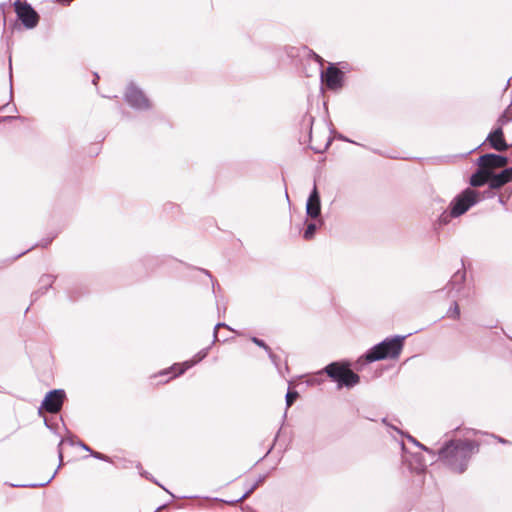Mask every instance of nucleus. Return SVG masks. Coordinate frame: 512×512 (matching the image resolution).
Instances as JSON below:
<instances>
[{
  "mask_svg": "<svg viewBox=\"0 0 512 512\" xmlns=\"http://www.w3.org/2000/svg\"><path fill=\"white\" fill-rule=\"evenodd\" d=\"M321 76L325 79L326 85L330 89H337L342 86L343 73L334 66L328 67L326 73H322Z\"/></svg>",
  "mask_w": 512,
  "mask_h": 512,
  "instance_id": "nucleus-10",
  "label": "nucleus"
},
{
  "mask_svg": "<svg viewBox=\"0 0 512 512\" xmlns=\"http://www.w3.org/2000/svg\"><path fill=\"white\" fill-rule=\"evenodd\" d=\"M82 447H83L85 450L90 451V448H89L87 445L83 444V445H82Z\"/></svg>",
  "mask_w": 512,
  "mask_h": 512,
  "instance_id": "nucleus-29",
  "label": "nucleus"
},
{
  "mask_svg": "<svg viewBox=\"0 0 512 512\" xmlns=\"http://www.w3.org/2000/svg\"><path fill=\"white\" fill-rule=\"evenodd\" d=\"M251 341L253 343H255L257 346L263 348L269 355V358L274 362L276 363V355L271 351L270 347L261 339L257 338V337H252L251 338Z\"/></svg>",
  "mask_w": 512,
  "mask_h": 512,
  "instance_id": "nucleus-15",
  "label": "nucleus"
},
{
  "mask_svg": "<svg viewBox=\"0 0 512 512\" xmlns=\"http://www.w3.org/2000/svg\"><path fill=\"white\" fill-rule=\"evenodd\" d=\"M315 231H316V224L309 223L304 231V234H303L304 239H306V240L312 239Z\"/></svg>",
  "mask_w": 512,
  "mask_h": 512,
  "instance_id": "nucleus-17",
  "label": "nucleus"
},
{
  "mask_svg": "<svg viewBox=\"0 0 512 512\" xmlns=\"http://www.w3.org/2000/svg\"><path fill=\"white\" fill-rule=\"evenodd\" d=\"M263 481L264 477H259V479L251 485V487L237 500V502L248 497Z\"/></svg>",
  "mask_w": 512,
  "mask_h": 512,
  "instance_id": "nucleus-16",
  "label": "nucleus"
},
{
  "mask_svg": "<svg viewBox=\"0 0 512 512\" xmlns=\"http://www.w3.org/2000/svg\"><path fill=\"white\" fill-rule=\"evenodd\" d=\"M207 356V349H204L202 351H200L196 356H195V359L191 362H185L184 363V367L182 369L179 370L178 373H175L174 376H177V375H180L182 374L186 369L190 368L191 366H193L194 364H196L197 362L201 361L203 358H205Z\"/></svg>",
  "mask_w": 512,
  "mask_h": 512,
  "instance_id": "nucleus-14",
  "label": "nucleus"
},
{
  "mask_svg": "<svg viewBox=\"0 0 512 512\" xmlns=\"http://www.w3.org/2000/svg\"><path fill=\"white\" fill-rule=\"evenodd\" d=\"M64 397L65 393L63 390H52L45 396L41 407L49 413H57L62 407Z\"/></svg>",
  "mask_w": 512,
  "mask_h": 512,
  "instance_id": "nucleus-6",
  "label": "nucleus"
},
{
  "mask_svg": "<svg viewBox=\"0 0 512 512\" xmlns=\"http://www.w3.org/2000/svg\"><path fill=\"white\" fill-rule=\"evenodd\" d=\"M447 316L449 318H453V319L459 318L460 310H459V306L456 302H454V305L452 307H450L449 310L447 311Z\"/></svg>",
  "mask_w": 512,
  "mask_h": 512,
  "instance_id": "nucleus-18",
  "label": "nucleus"
},
{
  "mask_svg": "<svg viewBox=\"0 0 512 512\" xmlns=\"http://www.w3.org/2000/svg\"><path fill=\"white\" fill-rule=\"evenodd\" d=\"M220 327H227L228 326L224 323H217L214 327V339L216 340L217 339V330L220 328Z\"/></svg>",
  "mask_w": 512,
  "mask_h": 512,
  "instance_id": "nucleus-25",
  "label": "nucleus"
},
{
  "mask_svg": "<svg viewBox=\"0 0 512 512\" xmlns=\"http://www.w3.org/2000/svg\"><path fill=\"white\" fill-rule=\"evenodd\" d=\"M14 10L18 19L27 29L37 26L39 15L26 0H15Z\"/></svg>",
  "mask_w": 512,
  "mask_h": 512,
  "instance_id": "nucleus-5",
  "label": "nucleus"
},
{
  "mask_svg": "<svg viewBox=\"0 0 512 512\" xmlns=\"http://www.w3.org/2000/svg\"><path fill=\"white\" fill-rule=\"evenodd\" d=\"M486 141L491 148L499 152L505 151L509 147L504 139L503 129L501 127H497L494 131L490 132Z\"/></svg>",
  "mask_w": 512,
  "mask_h": 512,
  "instance_id": "nucleus-9",
  "label": "nucleus"
},
{
  "mask_svg": "<svg viewBox=\"0 0 512 512\" xmlns=\"http://www.w3.org/2000/svg\"><path fill=\"white\" fill-rule=\"evenodd\" d=\"M479 167L492 172L493 169L503 168L508 163V158L497 154H485L478 158Z\"/></svg>",
  "mask_w": 512,
  "mask_h": 512,
  "instance_id": "nucleus-8",
  "label": "nucleus"
},
{
  "mask_svg": "<svg viewBox=\"0 0 512 512\" xmlns=\"http://www.w3.org/2000/svg\"><path fill=\"white\" fill-rule=\"evenodd\" d=\"M92 456L97 458V459L104 460V461H108L109 460V458L106 455L101 454L99 452H92Z\"/></svg>",
  "mask_w": 512,
  "mask_h": 512,
  "instance_id": "nucleus-23",
  "label": "nucleus"
},
{
  "mask_svg": "<svg viewBox=\"0 0 512 512\" xmlns=\"http://www.w3.org/2000/svg\"><path fill=\"white\" fill-rule=\"evenodd\" d=\"M478 201V192L470 188H467L461 194L454 198L450 205V213H443L440 218L441 221L447 222L449 217H458L464 214L470 207L475 205Z\"/></svg>",
  "mask_w": 512,
  "mask_h": 512,
  "instance_id": "nucleus-3",
  "label": "nucleus"
},
{
  "mask_svg": "<svg viewBox=\"0 0 512 512\" xmlns=\"http://www.w3.org/2000/svg\"><path fill=\"white\" fill-rule=\"evenodd\" d=\"M9 78H10V79L12 78V74H11V73H10V75H9Z\"/></svg>",
  "mask_w": 512,
  "mask_h": 512,
  "instance_id": "nucleus-31",
  "label": "nucleus"
},
{
  "mask_svg": "<svg viewBox=\"0 0 512 512\" xmlns=\"http://www.w3.org/2000/svg\"><path fill=\"white\" fill-rule=\"evenodd\" d=\"M321 212V206H320V196L317 191L316 185H314V188L307 200L306 203V213L311 218H317L320 215Z\"/></svg>",
  "mask_w": 512,
  "mask_h": 512,
  "instance_id": "nucleus-11",
  "label": "nucleus"
},
{
  "mask_svg": "<svg viewBox=\"0 0 512 512\" xmlns=\"http://www.w3.org/2000/svg\"><path fill=\"white\" fill-rule=\"evenodd\" d=\"M57 471L54 472V474L45 482V483H41L39 484V486H44L46 484H48L49 482H51V480L54 478L55 474H56Z\"/></svg>",
  "mask_w": 512,
  "mask_h": 512,
  "instance_id": "nucleus-27",
  "label": "nucleus"
},
{
  "mask_svg": "<svg viewBox=\"0 0 512 512\" xmlns=\"http://www.w3.org/2000/svg\"><path fill=\"white\" fill-rule=\"evenodd\" d=\"M53 282V277L50 275H45L41 278V283L45 286L47 289L49 286H51Z\"/></svg>",
  "mask_w": 512,
  "mask_h": 512,
  "instance_id": "nucleus-20",
  "label": "nucleus"
},
{
  "mask_svg": "<svg viewBox=\"0 0 512 512\" xmlns=\"http://www.w3.org/2000/svg\"><path fill=\"white\" fill-rule=\"evenodd\" d=\"M511 181H512V167L504 169L499 174H493L491 172V176L489 179V186L491 189H499Z\"/></svg>",
  "mask_w": 512,
  "mask_h": 512,
  "instance_id": "nucleus-12",
  "label": "nucleus"
},
{
  "mask_svg": "<svg viewBox=\"0 0 512 512\" xmlns=\"http://www.w3.org/2000/svg\"><path fill=\"white\" fill-rule=\"evenodd\" d=\"M297 397H298L297 391H288L285 396L287 407H290L293 404V402L297 399Z\"/></svg>",
  "mask_w": 512,
  "mask_h": 512,
  "instance_id": "nucleus-19",
  "label": "nucleus"
},
{
  "mask_svg": "<svg viewBox=\"0 0 512 512\" xmlns=\"http://www.w3.org/2000/svg\"><path fill=\"white\" fill-rule=\"evenodd\" d=\"M125 100L130 106L136 109H145L149 107L148 99L142 91L134 85L128 86L125 94Z\"/></svg>",
  "mask_w": 512,
  "mask_h": 512,
  "instance_id": "nucleus-7",
  "label": "nucleus"
},
{
  "mask_svg": "<svg viewBox=\"0 0 512 512\" xmlns=\"http://www.w3.org/2000/svg\"><path fill=\"white\" fill-rule=\"evenodd\" d=\"M408 439L413 442L414 444H416L418 447H420L421 449L425 450V451H429L427 447H425L424 445H422L421 443H419L416 439H414L413 437L409 436Z\"/></svg>",
  "mask_w": 512,
  "mask_h": 512,
  "instance_id": "nucleus-24",
  "label": "nucleus"
},
{
  "mask_svg": "<svg viewBox=\"0 0 512 512\" xmlns=\"http://www.w3.org/2000/svg\"><path fill=\"white\" fill-rule=\"evenodd\" d=\"M325 372L338 383L339 387L346 386L350 388L357 385L360 381L359 376L351 369L336 362L326 366Z\"/></svg>",
  "mask_w": 512,
  "mask_h": 512,
  "instance_id": "nucleus-4",
  "label": "nucleus"
},
{
  "mask_svg": "<svg viewBox=\"0 0 512 512\" xmlns=\"http://www.w3.org/2000/svg\"><path fill=\"white\" fill-rule=\"evenodd\" d=\"M62 444H63V440H61L58 445V457H59L60 462H62V460H63V453H62V449H61Z\"/></svg>",
  "mask_w": 512,
  "mask_h": 512,
  "instance_id": "nucleus-26",
  "label": "nucleus"
},
{
  "mask_svg": "<svg viewBox=\"0 0 512 512\" xmlns=\"http://www.w3.org/2000/svg\"><path fill=\"white\" fill-rule=\"evenodd\" d=\"M313 56H314V58H315V59H316L320 64H322V59L320 58V56H319V55H317V54L313 53Z\"/></svg>",
  "mask_w": 512,
  "mask_h": 512,
  "instance_id": "nucleus-28",
  "label": "nucleus"
},
{
  "mask_svg": "<svg viewBox=\"0 0 512 512\" xmlns=\"http://www.w3.org/2000/svg\"><path fill=\"white\" fill-rule=\"evenodd\" d=\"M490 176V171H486L484 168L479 167V169L474 174H472L470 178V184L473 187H480L489 182Z\"/></svg>",
  "mask_w": 512,
  "mask_h": 512,
  "instance_id": "nucleus-13",
  "label": "nucleus"
},
{
  "mask_svg": "<svg viewBox=\"0 0 512 512\" xmlns=\"http://www.w3.org/2000/svg\"><path fill=\"white\" fill-rule=\"evenodd\" d=\"M509 118L505 115V114H502L499 119H498V124L499 126L498 127H503V125H505L507 122H508Z\"/></svg>",
  "mask_w": 512,
  "mask_h": 512,
  "instance_id": "nucleus-22",
  "label": "nucleus"
},
{
  "mask_svg": "<svg viewBox=\"0 0 512 512\" xmlns=\"http://www.w3.org/2000/svg\"><path fill=\"white\" fill-rule=\"evenodd\" d=\"M404 339V336L386 338L367 352V361L374 362L385 358H397L402 351Z\"/></svg>",
  "mask_w": 512,
  "mask_h": 512,
  "instance_id": "nucleus-2",
  "label": "nucleus"
},
{
  "mask_svg": "<svg viewBox=\"0 0 512 512\" xmlns=\"http://www.w3.org/2000/svg\"><path fill=\"white\" fill-rule=\"evenodd\" d=\"M464 277H465L464 273L457 272L452 277V280L450 283L453 284L455 282H462L464 280Z\"/></svg>",
  "mask_w": 512,
  "mask_h": 512,
  "instance_id": "nucleus-21",
  "label": "nucleus"
},
{
  "mask_svg": "<svg viewBox=\"0 0 512 512\" xmlns=\"http://www.w3.org/2000/svg\"><path fill=\"white\" fill-rule=\"evenodd\" d=\"M98 79H99V76H98V75H96V76H95V79L93 80V83H94V84H96V81H97Z\"/></svg>",
  "mask_w": 512,
  "mask_h": 512,
  "instance_id": "nucleus-30",
  "label": "nucleus"
},
{
  "mask_svg": "<svg viewBox=\"0 0 512 512\" xmlns=\"http://www.w3.org/2000/svg\"><path fill=\"white\" fill-rule=\"evenodd\" d=\"M478 450V443L473 440H451L439 451V459L452 471L463 473Z\"/></svg>",
  "mask_w": 512,
  "mask_h": 512,
  "instance_id": "nucleus-1",
  "label": "nucleus"
}]
</instances>
